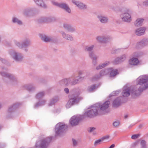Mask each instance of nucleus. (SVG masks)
Here are the masks:
<instances>
[{"instance_id":"nucleus-27","label":"nucleus","mask_w":148,"mask_h":148,"mask_svg":"<svg viewBox=\"0 0 148 148\" xmlns=\"http://www.w3.org/2000/svg\"><path fill=\"white\" fill-rule=\"evenodd\" d=\"M64 27L67 30L68 32H73L75 31V29L72 27L69 24H64L63 25Z\"/></svg>"},{"instance_id":"nucleus-50","label":"nucleus","mask_w":148,"mask_h":148,"mask_svg":"<svg viewBox=\"0 0 148 148\" xmlns=\"http://www.w3.org/2000/svg\"><path fill=\"white\" fill-rule=\"evenodd\" d=\"M143 5L145 6H148V0L146 1L143 2Z\"/></svg>"},{"instance_id":"nucleus-11","label":"nucleus","mask_w":148,"mask_h":148,"mask_svg":"<svg viewBox=\"0 0 148 148\" xmlns=\"http://www.w3.org/2000/svg\"><path fill=\"white\" fill-rule=\"evenodd\" d=\"M14 43L17 46L21 48L26 47L29 46L30 44V42L28 39H26L24 40L23 41L22 44L16 41H14Z\"/></svg>"},{"instance_id":"nucleus-39","label":"nucleus","mask_w":148,"mask_h":148,"mask_svg":"<svg viewBox=\"0 0 148 148\" xmlns=\"http://www.w3.org/2000/svg\"><path fill=\"white\" fill-rule=\"evenodd\" d=\"M46 102L45 100H42L40 102H38L36 103L34 105V107L36 108L37 107L41 106L44 105Z\"/></svg>"},{"instance_id":"nucleus-7","label":"nucleus","mask_w":148,"mask_h":148,"mask_svg":"<svg viewBox=\"0 0 148 148\" xmlns=\"http://www.w3.org/2000/svg\"><path fill=\"white\" fill-rule=\"evenodd\" d=\"M130 10L128 9L124 8L122 10V14L121 16L123 21L130 22L131 20L130 15L129 14Z\"/></svg>"},{"instance_id":"nucleus-42","label":"nucleus","mask_w":148,"mask_h":148,"mask_svg":"<svg viewBox=\"0 0 148 148\" xmlns=\"http://www.w3.org/2000/svg\"><path fill=\"white\" fill-rule=\"evenodd\" d=\"M25 88L27 90L29 91L33 90L34 88L31 85H27L25 86Z\"/></svg>"},{"instance_id":"nucleus-8","label":"nucleus","mask_w":148,"mask_h":148,"mask_svg":"<svg viewBox=\"0 0 148 148\" xmlns=\"http://www.w3.org/2000/svg\"><path fill=\"white\" fill-rule=\"evenodd\" d=\"M137 92L136 89L133 88L130 89V88L128 87L123 90L122 92L123 96L124 97H127L130 96V93L135 96H137L138 94L136 93Z\"/></svg>"},{"instance_id":"nucleus-5","label":"nucleus","mask_w":148,"mask_h":148,"mask_svg":"<svg viewBox=\"0 0 148 148\" xmlns=\"http://www.w3.org/2000/svg\"><path fill=\"white\" fill-rule=\"evenodd\" d=\"M0 74L3 77V80L7 83L10 82L12 84H14L17 82L16 79L12 74L1 72H0Z\"/></svg>"},{"instance_id":"nucleus-6","label":"nucleus","mask_w":148,"mask_h":148,"mask_svg":"<svg viewBox=\"0 0 148 148\" xmlns=\"http://www.w3.org/2000/svg\"><path fill=\"white\" fill-rule=\"evenodd\" d=\"M67 126L64 123H59L56 125L55 130L56 136H59L62 134L64 131Z\"/></svg>"},{"instance_id":"nucleus-13","label":"nucleus","mask_w":148,"mask_h":148,"mask_svg":"<svg viewBox=\"0 0 148 148\" xmlns=\"http://www.w3.org/2000/svg\"><path fill=\"white\" fill-rule=\"evenodd\" d=\"M21 105V103H16L10 106L8 108V112L9 114L13 112Z\"/></svg>"},{"instance_id":"nucleus-43","label":"nucleus","mask_w":148,"mask_h":148,"mask_svg":"<svg viewBox=\"0 0 148 148\" xmlns=\"http://www.w3.org/2000/svg\"><path fill=\"white\" fill-rule=\"evenodd\" d=\"M94 47V45H92L90 46H86L85 48V51H86L90 52L92 51Z\"/></svg>"},{"instance_id":"nucleus-58","label":"nucleus","mask_w":148,"mask_h":148,"mask_svg":"<svg viewBox=\"0 0 148 148\" xmlns=\"http://www.w3.org/2000/svg\"><path fill=\"white\" fill-rule=\"evenodd\" d=\"M115 146V145L114 144H113L110 146L109 148H113Z\"/></svg>"},{"instance_id":"nucleus-57","label":"nucleus","mask_w":148,"mask_h":148,"mask_svg":"<svg viewBox=\"0 0 148 148\" xmlns=\"http://www.w3.org/2000/svg\"><path fill=\"white\" fill-rule=\"evenodd\" d=\"M0 60H1L2 62L3 63H5L6 62V60L1 58L0 57Z\"/></svg>"},{"instance_id":"nucleus-2","label":"nucleus","mask_w":148,"mask_h":148,"mask_svg":"<svg viewBox=\"0 0 148 148\" xmlns=\"http://www.w3.org/2000/svg\"><path fill=\"white\" fill-rule=\"evenodd\" d=\"M69 100L66 105V108H70L75 104H77L79 101L83 99V98L79 97L77 94H73L69 96Z\"/></svg>"},{"instance_id":"nucleus-52","label":"nucleus","mask_w":148,"mask_h":148,"mask_svg":"<svg viewBox=\"0 0 148 148\" xmlns=\"http://www.w3.org/2000/svg\"><path fill=\"white\" fill-rule=\"evenodd\" d=\"M72 141L73 142V145L74 146L76 145L77 144V142L76 140L75 139L73 138L72 139Z\"/></svg>"},{"instance_id":"nucleus-47","label":"nucleus","mask_w":148,"mask_h":148,"mask_svg":"<svg viewBox=\"0 0 148 148\" xmlns=\"http://www.w3.org/2000/svg\"><path fill=\"white\" fill-rule=\"evenodd\" d=\"M139 136L140 134H134L132 136L131 138L132 139H135L138 138L139 137Z\"/></svg>"},{"instance_id":"nucleus-44","label":"nucleus","mask_w":148,"mask_h":148,"mask_svg":"<svg viewBox=\"0 0 148 148\" xmlns=\"http://www.w3.org/2000/svg\"><path fill=\"white\" fill-rule=\"evenodd\" d=\"M140 145H141V148H147L146 145V142L144 140H142L140 142Z\"/></svg>"},{"instance_id":"nucleus-12","label":"nucleus","mask_w":148,"mask_h":148,"mask_svg":"<svg viewBox=\"0 0 148 148\" xmlns=\"http://www.w3.org/2000/svg\"><path fill=\"white\" fill-rule=\"evenodd\" d=\"M81 119V118L79 116H74L70 119V123L72 126H76L78 124Z\"/></svg>"},{"instance_id":"nucleus-24","label":"nucleus","mask_w":148,"mask_h":148,"mask_svg":"<svg viewBox=\"0 0 148 148\" xmlns=\"http://www.w3.org/2000/svg\"><path fill=\"white\" fill-rule=\"evenodd\" d=\"M98 88V86H96L95 84H93L89 86L88 87L87 90L89 92H95Z\"/></svg>"},{"instance_id":"nucleus-62","label":"nucleus","mask_w":148,"mask_h":148,"mask_svg":"<svg viewBox=\"0 0 148 148\" xmlns=\"http://www.w3.org/2000/svg\"><path fill=\"white\" fill-rule=\"evenodd\" d=\"M27 49H25V50L26 51H27Z\"/></svg>"},{"instance_id":"nucleus-17","label":"nucleus","mask_w":148,"mask_h":148,"mask_svg":"<svg viewBox=\"0 0 148 148\" xmlns=\"http://www.w3.org/2000/svg\"><path fill=\"white\" fill-rule=\"evenodd\" d=\"M126 58V55L123 54L119 57L116 58L113 61V63L115 64H117L124 61Z\"/></svg>"},{"instance_id":"nucleus-63","label":"nucleus","mask_w":148,"mask_h":148,"mask_svg":"<svg viewBox=\"0 0 148 148\" xmlns=\"http://www.w3.org/2000/svg\"><path fill=\"white\" fill-rule=\"evenodd\" d=\"M4 69V68H2V69Z\"/></svg>"},{"instance_id":"nucleus-32","label":"nucleus","mask_w":148,"mask_h":148,"mask_svg":"<svg viewBox=\"0 0 148 148\" xmlns=\"http://www.w3.org/2000/svg\"><path fill=\"white\" fill-rule=\"evenodd\" d=\"M61 33L62 34V36L64 38L70 40H73V38L71 36L61 31Z\"/></svg>"},{"instance_id":"nucleus-9","label":"nucleus","mask_w":148,"mask_h":148,"mask_svg":"<svg viewBox=\"0 0 148 148\" xmlns=\"http://www.w3.org/2000/svg\"><path fill=\"white\" fill-rule=\"evenodd\" d=\"M52 3L53 5L62 8L65 10L66 12L69 13H70L71 12V10L66 4L63 3H58L54 2H53Z\"/></svg>"},{"instance_id":"nucleus-16","label":"nucleus","mask_w":148,"mask_h":148,"mask_svg":"<svg viewBox=\"0 0 148 148\" xmlns=\"http://www.w3.org/2000/svg\"><path fill=\"white\" fill-rule=\"evenodd\" d=\"M148 45V40L144 39H142L137 44L136 47L137 48L143 47Z\"/></svg>"},{"instance_id":"nucleus-26","label":"nucleus","mask_w":148,"mask_h":148,"mask_svg":"<svg viewBox=\"0 0 148 148\" xmlns=\"http://www.w3.org/2000/svg\"><path fill=\"white\" fill-rule=\"evenodd\" d=\"M34 1L38 6L44 8H47L46 5L44 3L42 0H34Z\"/></svg>"},{"instance_id":"nucleus-51","label":"nucleus","mask_w":148,"mask_h":148,"mask_svg":"<svg viewBox=\"0 0 148 148\" xmlns=\"http://www.w3.org/2000/svg\"><path fill=\"white\" fill-rule=\"evenodd\" d=\"M109 138V136H104L102 137L101 139H102V140L103 141L105 139H107Z\"/></svg>"},{"instance_id":"nucleus-48","label":"nucleus","mask_w":148,"mask_h":148,"mask_svg":"<svg viewBox=\"0 0 148 148\" xmlns=\"http://www.w3.org/2000/svg\"><path fill=\"white\" fill-rule=\"evenodd\" d=\"M101 141H103L101 139H99L95 141V142L94 145H98L99 143H100Z\"/></svg>"},{"instance_id":"nucleus-23","label":"nucleus","mask_w":148,"mask_h":148,"mask_svg":"<svg viewBox=\"0 0 148 148\" xmlns=\"http://www.w3.org/2000/svg\"><path fill=\"white\" fill-rule=\"evenodd\" d=\"M121 98L119 97L114 99L113 102V106L114 107H117L120 106L121 104Z\"/></svg>"},{"instance_id":"nucleus-10","label":"nucleus","mask_w":148,"mask_h":148,"mask_svg":"<svg viewBox=\"0 0 148 148\" xmlns=\"http://www.w3.org/2000/svg\"><path fill=\"white\" fill-rule=\"evenodd\" d=\"M10 54L14 60L16 61L20 62L23 59V57L20 53L12 51H10Z\"/></svg>"},{"instance_id":"nucleus-64","label":"nucleus","mask_w":148,"mask_h":148,"mask_svg":"<svg viewBox=\"0 0 148 148\" xmlns=\"http://www.w3.org/2000/svg\"><path fill=\"white\" fill-rule=\"evenodd\" d=\"M0 148H3L1 147H0Z\"/></svg>"},{"instance_id":"nucleus-15","label":"nucleus","mask_w":148,"mask_h":148,"mask_svg":"<svg viewBox=\"0 0 148 148\" xmlns=\"http://www.w3.org/2000/svg\"><path fill=\"white\" fill-rule=\"evenodd\" d=\"M98 103L100 106L99 108L97 109L98 111L99 112L100 110L104 111L107 109L109 106L110 101H106L102 105L100 103Z\"/></svg>"},{"instance_id":"nucleus-33","label":"nucleus","mask_w":148,"mask_h":148,"mask_svg":"<svg viewBox=\"0 0 148 148\" xmlns=\"http://www.w3.org/2000/svg\"><path fill=\"white\" fill-rule=\"evenodd\" d=\"M98 18L100 21L102 23H106L108 21V18L107 17L101 15L98 16Z\"/></svg>"},{"instance_id":"nucleus-21","label":"nucleus","mask_w":148,"mask_h":148,"mask_svg":"<svg viewBox=\"0 0 148 148\" xmlns=\"http://www.w3.org/2000/svg\"><path fill=\"white\" fill-rule=\"evenodd\" d=\"M146 28L145 27H141L137 29L135 32V34L138 36L143 35L145 32Z\"/></svg>"},{"instance_id":"nucleus-28","label":"nucleus","mask_w":148,"mask_h":148,"mask_svg":"<svg viewBox=\"0 0 148 148\" xmlns=\"http://www.w3.org/2000/svg\"><path fill=\"white\" fill-rule=\"evenodd\" d=\"M109 69H110V70H109V73L110 72V77H114L119 73L117 69H113L112 68H109Z\"/></svg>"},{"instance_id":"nucleus-36","label":"nucleus","mask_w":148,"mask_h":148,"mask_svg":"<svg viewBox=\"0 0 148 148\" xmlns=\"http://www.w3.org/2000/svg\"><path fill=\"white\" fill-rule=\"evenodd\" d=\"M58 98L57 97H56L53 98L50 101L48 105L49 106L53 105L58 100Z\"/></svg>"},{"instance_id":"nucleus-29","label":"nucleus","mask_w":148,"mask_h":148,"mask_svg":"<svg viewBox=\"0 0 148 148\" xmlns=\"http://www.w3.org/2000/svg\"><path fill=\"white\" fill-rule=\"evenodd\" d=\"M96 40L98 42L101 43H106L108 40V38H105L104 36H97L96 38Z\"/></svg>"},{"instance_id":"nucleus-19","label":"nucleus","mask_w":148,"mask_h":148,"mask_svg":"<svg viewBox=\"0 0 148 148\" xmlns=\"http://www.w3.org/2000/svg\"><path fill=\"white\" fill-rule=\"evenodd\" d=\"M89 57L92 60V64L94 66L96 65L97 64V57L93 51L89 52Z\"/></svg>"},{"instance_id":"nucleus-55","label":"nucleus","mask_w":148,"mask_h":148,"mask_svg":"<svg viewBox=\"0 0 148 148\" xmlns=\"http://www.w3.org/2000/svg\"><path fill=\"white\" fill-rule=\"evenodd\" d=\"M120 49H115L114 50V52H112V53H118L117 51H118L119 50H120Z\"/></svg>"},{"instance_id":"nucleus-46","label":"nucleus","mask_w":148,"mask_h":148,"mask_svg":"<svg viewBox=\"0 0 148 148\" xmlns=\"http://www.w3.org/2000/svg\"><path fill=\"white\" fill-rule=\"evenodd\" d=\"M119 93V92L118 91H115L113 92L111 94V96H115L118 95Z\"/></svg>"},{"instance_id":"nucleus-22","label":"nucleus","mask_w":148,"mask_h":148,"mask_svg":"<svg viewBox=\"0 0 148 148\" xmlns=\"http://www.w3.org/2000/svg\"><path fill=\"white\" fill-rule=\"evenodd\" d=\"M76 77H78V78L77 79H75L73 81L71 82V85H75L78 84L82 81L84 79V77L77 76Z\"/></svg>"},{"instance_id":"nucleus-53","label":"nucleus","mask_w":148,"mask_h":148,"mask_svg":"<svg viewBox=\"0 0 148 148\" xmlns=\"http://www.w3.org/2000/svg\"><path fill=\"white\" fill-rule=\"evenodd\" d=\"M64 92L67 94L69 92V90L67 88H64Z\"/></svg>"},{"instance_id":"nucleus-37","label":"nucleus","mask_w":148,"mask_h":148,"mask_svg":"<svg viewBox=\"0 0 148 148\" xmlns=\"http://www.w3.org/2000/svg\"><path fill=\"white\" fill-rule=\"evenodd\" d=\"M32 12V10L30 8H27L24 10L23 13L26 16H28Z\"/></svg>"},{"instance_id":"nucleus-41","label":"nucleus","mask_w":148,"mask_h":148,"mask_svg":"<svg viewBox=\"0 0 148 148\" xmlns=\"http://www.w3.org/2000/svg\"><path fill=\"white\" fill-rule=\"evenodd\" d=\"M45 94V92L43 91L39 92L36 94V97L37 99H40L43 97L44 96Z\"/></svg>"},{"instance_id":"nucleus-1","label":"nucleus","mask_w":148,"mask_h":148,"mask_svg":"<svg viewBox=\"0 0 148 148\" xmlns=\"http://www.w3.org/2000/svg\"><path fill=\"white\" fill-rule=\"evenodd\" d=\"M137 84L141 85L138 89L140 92L148 88V75H143L139 76L137 79Z\"/></svg>"},{"instance_id":"nucleus-54","label":"nucleus","mask_w":148,"mask_h":148,"mask_svg":"<svg viewBox=\"0 0 148 148\" xmlns=\"http://www.w3.org/2000/svg\"><path fill=\"white\" fill-rule=\"evenodd\" d=\"M95 129V128L94 127H91L90 128L89 130V132H92L93 130H94Z\"/></svg>"},{"instance_id":"nucleus-30","label":"nucleus","mask_w":148,"mask_h":148,"mask_svg":"<svg viewBox=\"0 0 148 148\" xmlns=\"http://www.w3.org/2000/svg\"><path fill=\"white\" fill-rule=\"evenodd\" d=\"M40 37L42 40L46 42H51L52 40V39L51 38L48 37L44 34H40Z\"/></svg>"},{"instance_id":"nucleus-34","label":"nucleus","mask_w":148,"mask_h":148,"mask_svg":"<svg viewBox=\"0 0 148 148\" xmlns=\"http://www.w3.org/2000/svg\"><path fill=\"white\" fill-rule=\"evenodd\" d=\"M144 21V19L143 18H138L134 22V24L135 26L137 27L141 26Z\"/></svg>"},{"instance_id":"nucleus-31","label":"nucleus","mask_w":148,"mask_h":148,"mask_svg":"<svg viewBox=\"0 0 148 148\" xmlns=\"http://www.w3.org/2000/svg\"><path fill=\"white\" fill-rule=\"evenodd\" d=\"M129 63L130 64L137 65L139 63V61L137 58H133L129 60Z\"/></svg>"},{"instance_id":"nucleus-25","label":"nucleus","mask_w":148,"mask_h":148,"mask_svg":"<svg viewBox=\"0 0 148 148\" xmlns=\"http://www.w3.org/2000/svg\"><path fill=\"white\" fill-rule=\"evenodd\" d=\"M110 70V69H109V68L104 69L101 70L99 73L100 77H98L97 78H99L101 76L106 75L109 73V70Z\"/></svg>"},{"instance_id":"nucleus-4","label":"nucleus","mask_w":148,"mask_h":148,"mask_svg":"<svg viewBox=\"0 0 148 148\" xmlns=\"http://www.w3.org/2000/svg\"><path fill=\"white\" fill-rule=\"evenodd\" d=\"M52 137L50 136L36 142L35 146L36 148H47L51 141Z\"/></svg>"},{"instance_id":"nucleus-49","label":"nucleus","mask_w":148,"mask_h":148,"mask_svg":"<svg viewBox=\"0 0 148 148\" xmlns=\"http://www.w3.org/2000/svg\"><path fill=\"white\" fill-rule=\"evenodd\" d=\"M139 54L137 52H135L133 54V56L136 57H138Z\"/></svg>"},{"instance_id":"nucleus-20","label":"nucleus","mask_w":148,"mask_h":148,"mask_svg":"<svg viewBox=\"0 0 148 148\" xmlns=\"http://www.w3.org/2000/svg\"><path fill=\"white\" fill-rule=\"evenodd\" d=\"M72 2L80 9H86V5L82 3L79 2L75 0H72Z\"/></svg>"},{"instance_id":"nucleus-56","label":"nucleus","mask_w":148,"mask_h":148,"mask_svg":"<svg viewBox=\"0 0 148 148\" xmlns=\"http://www.w3.org/2000/svg\"><path fill=\"white\" fill-rule=\"evenodd\" d=\"M84 73V71H79L78 73L79 75H81Z\"/></svg>"},{"instance_id":"nucleus-60","label":"nucleus","mask_w":148,"mask_h":148,"mask_svg":"<svg viewBox=\"0 0 148 148\" xmlns=\"http://www.w3.org/2000/svg\"><path fill=\"white\" fill-rule=\"evenodd\" d=\"M143 124H140V125L138 126V127L139 128H141L143 126Z\"/></svg>"},{"instance_id":"nucleus-59","label":"nucleus","mask_w":148,"mask_h":148,"mask_svg":"<svg viewBox=\"0 0 148 148\" xmlns=\"http://www.w3.org/2000/svg\"><path fill=\"white\" fill-rule=\"evenodd\" d=\"M134 125V124H131L128 127V128L129 129L131 128Z\"/></svg>"},{"instance_id":"nucleus-61","label":"nucleus","mask_w":148,"mask_h":148,"mask_svg":"<svg viewBox=\"0 0 148 148\" xmlns=\"http://www.w3.org/2000/svg\"><path fill=\"white\" fill-rule=\"evenodd\" d=\"M127 117H128V116H127V115H125V116H124L125 119H126L127 118Z\"/></svg>"},{"instance_id":"nucleus-14","label":"nucleus","mask_w":148,"mask_h":148,"mask_svg":"<svg viewBox=\"0 0 148 148\" xmlns=\"http://www.w3.org/2000/svg\"><path fill=\"white\" fill-rule=\"evenodd\" d=\"M56 19L54 17H42L38 20V22L40 23L44 22L49 23L53 22Z\"/></svg>"},{"instance_id":"nucleus-35","label":"nucleus","mask_w":148,"mask_h":148,"mask_svg":"<svg viewBox=\"0 0 148 148\" xmlns=\"http://www.w3.org/2000/svg\"><path fill=\"white\" fill-rule=\"evenodd\" d=\"M110 64V62L106 61L103 64H100L99 66L97 67L96 69L97 70H99L102 69L107 66Z\"/></svg>"},{"instance_id":"nucleus-40","label":"nucleus","mask_w":148,"mask_h":148,"mask_svg":"<svg viewBox=\"0 0 148 148\" xmlns=\"http://www.w3.org/2000/svg\"><path fill=\"white\" fill-rule=\"evenodd\" d=\"M46 102L45 100H42L40 102H38L36 103L34 105V107L36 108L37 107L41 106L44 105Z\"/></svg>"},{"instance_id":"nucleus-18","label":"nucleus","mask_w":148,"mask_h":148,"mask_svg":"<svg viewBox=\"0 0 148 148\" xmlns=\"http://www.w3.org/2000/svg\"><path fill=\"white\" fill-rule=\"evenodd\" d=\"M73 78V77H71L64 79L60 81V83L61 85H68L69 84H71V81Z\"/></svg>"},{"instance_id":"nucleus-45","label":"nucleus","mask_w":148,"mask_h":148,"mask_svg":"<svg viewBox=\"0 0 148 148\" xmlns=\"http://www.w3.org/2000/svg\"><path fill=\"white\" fill-rule=\"evenodd\" d=\"M120 124V122L119 121H115L113 123V125L115 127H117Z\"/></svg>"},{"instance_id":"nucleus-3","label":"nucleus","mask_w":148,"mask_h":148,"mask_svg":"<svg viewBox=\"0 0 148 148\" xmlns=\"http://www.w3.org/2000/svg\"><path fill=\"white\" fill-rule=\"evenodd\" d=\"M99 106L98 103H96L92 106V108L86 112L84 114V116L92 118L97 115L99 112L97 109L99 108Z\"/></svg>"},{"instance_id":"nucleus-38","label":"nucleus","mask_w":148,"mask_h":148,"mask_svg":"<svg viewBox=\"0 0 148 148\" xmlns=\"http://www.w3.org/2000/svg\"><path fill=\"white\" fill-rule=\"evenodd\" d=\"M12 22L14 23H16L19 25H21L22 24V21L15 17L12 18Z\"/></svg>"}]
</instances>
